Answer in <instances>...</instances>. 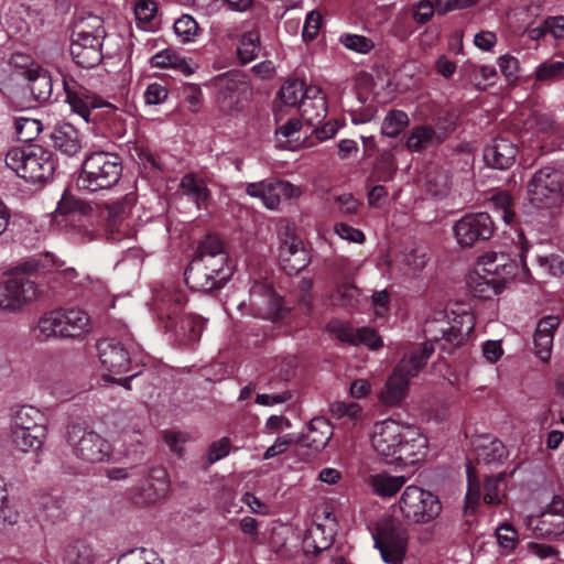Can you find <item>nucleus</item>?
Returning <instances> with one entry per match:
<instances>
[{
	"instance_id": "obj_60",
	"label": "nucleus",
	"mask_w": 564,
	"mask_h": 564,
	"mask_svg": "<svg viewBox=\"0 0 564 564\" xmlns=\"http://www.w3.org/2000/svg\"><path fill=\"white\" fill-rule=\"evenodd\" d=\"M496 536L499 545L508 552L516 549L518 543V532L508 523H503L496 530Z\"/></svg>"
},
{
	"instance_id": "obj_51",
	"label": "nucleus",
	"mask_w": 564,
	"mask_h": 564,
	"mask_svg": "<svg viewBox=\"0 0 564 564\" xmlns=\"http://www.w3.org/2000/svg\"><path fill=\"white\" fill-rule=\"evenodd\" d=\"M260 523L257 519L252 517H243L239 521L240 531L247 535L250 540V543L259 546L264 545L267 543V536L264 532H261Z\"/></svg>"
},
{
	"instance_id": "obj_38",
	"label": "nucleus",
	"mask_w": 564,
	"mask_h": 564,
	"mask_svg": "<svg viewBox=\"0 0 564 564\" xmlns=\"http://www.w3.org/2000/svg\"><path fill=\"white\" fill-rule=\"evenodd\" d=\"M29 88L34 99L43 102L50 99L53 90L50 74L41 68L31 69L28 73Z\"/></svg>"
},
{
	"instance_id": "obj_43",
	"label": "nucleus",
	"mask_w": 564,
	"mask_h": 564,
	"mask_svg": "<svg viewBox=\"0 0 564 564\" xmlns=\"http://www.w3.org/2000/svg\"><path fill=\"white\" fill-rule=\"evenodd\" d=\"M426 254L420 250H411L400 256L398 265L406 276H416L426 265Z\"/></svg>"
},
{
	"instance_id": "obj_55",
	"label": "nucleus",
	"mask_w": 564,
	"mask_h": 564,
	"mask_svg": "<svg viewBox=\"0 0 564 564\" xmlns=\"http://www.w3.org/2000/svg\"><path fill=\"white\" fill-rule=\"evenodd\" d=\"M329 411L335 419L347 417L356 421L361 416V406L356 402L335 401L329 405Z\"/></svg>"
},
{
	"instance_id": "obj_41",
	"label": "nucleus",
	"mask_w": 564,
	"mask_h": 564,
	"mask_svg": "<svg viewBox=\"0 0 564 564\" xmlns=\"http://www.w3.org/2000/svg\"><path fill=\"white\" fill-rule=\"evenodd\" d=\"M303 544L306 552L319 553L333 544V534H326L324 525L313 524L307 529Z\"/></svg>"
},
{
	"instance_id": "obj_1",
	"label": "nucleus",
	"mask_w": 564,
	"mask_h": 564,
	"mask_svg": "<svg viewBox=\"0 0 564 564\" xmlns=\"http://www.w3.org/2000/svg\"><path fill=\"white\" fill-rule=\"evenodd\" d=\"M474 327L475 316L469 312H464L452 321L443 312H438L434 318L427 319L424 334L429 341L417 352L405 355L398 362L379 393V401L386 406L399 405L406 397L410 379L419 375L434 351L433 344L451 351L471 335Z\"/></svg>"
},
{
	"instance_id": "obj_34",
	"label": "nucleus",
	"mask_w": 564,
	"mask_h": 564,
	"mask_svg": "<svg viewBox=\"0 0 564 564\" xmlns=\"http://www.w3.org/2000/svg\"><path fill=\"white\" fill-rule=\"evenodd\" d=\"M404 476H393L387 471L376 473L369 476L368 484L373 495L380 498H391L404 486Z\"/></svg>"
},
{
	"instance_id": "obj_7",
	"label": "nucleus",
	"mask_w": 564,
	"mask_h": 564,
	"mask_svg": "<svg viewBox=\"0 0 564 564\" xmlns=\"http://www.w3.org/2000/svg\"><path fill=\"white\" fill-rule=\"evenodd\" d=\"M402 518L414 524H427L442 513V502L435 494L415 485H409L398 501Z\"/></svg>"
},
{
	"instance_id": "obj_36",
	"label": "nucleus",
	"mask_w": 564,
	"mask_h": 564,
	"mask_svg": "<svg viewBox=\"0 0 564 564\" xmlns=\"http://www.w3.org/2000/svg\"><path fill=\"white\" fill-rule=\"evenodd\" d=\"M182 193L200 209L209 197V191L206 183L193 174H186L182 177L180 184Z\"/></svg>"
},
{
	"instance_id": "obj_29",
	"label": "nucleus",
	"mask_w": 564,
	"mask_h": 564,
	"mask_svg": "<svg viewBox=\"0 0 564 564\" xmlns=\"http://www.w3.org/2000/svg\"><path fill=\"white\" fill-rule=\"evenodd\" d=\"M155 303L161 317L166 316L170 322L166 328H172L173 318L176 317L186 303V295L182 290L169 285L156 292Z\"/></svg>"
},
{
	"instance_id": "obj_46",
	"label": "nucleus",
	"mask_w": 564,
	"mask_h": 564,
	"mask_svg": "<svg viewBox=\"0 0 564 564\" xmlns=\"http://www.w3.org/2000/svg\"><path fill=\"white\" fill-rule=\"evenodd\" d=\"M506 473L487 477L484 485V501L487 505H500L505 496Z\"/></svg>"
},
{
	"instance_id": "obj_18",
	"label": "nucleus",
	"mask_w": 564,
	"mask_h": 564,
	"mask_svg": "<svg viewBox=\"0 0 564 564\" xmlns=\"http://www.w3.org/2000/svg\"><path fill=\"white\" fill-rule=\"evenodd\" d=\"M64 90L66 94V102L70 109L79 115L86 122L89 121L91 109L107 108V113H113L117 117L119 108L110 102L101 100L96 95L90 94L86 88L78 86L75 82H63Z\"/></svg>"
},
{
	"instance_id": "obj_48",
	"label": "nucleus",
	"mask_w": 564,
	"mask_h": 564,
	"mask_svg": "<svg viewBox=\"0 0 564 564\" xmlns=\"http://www.w3.org/2000/svg\"><path fill=\"white\" fill-rule=\"evenodd\" d=\"M14 129L18 138L21 141L28 142L41 132L42 124L37 119L17 117L14 119Z\"/></svg>"
},
{
	"instance_id": "obj_28",
	"label": "nucleus",
	"mask_w": 564,
	"mask_h": 564,
	"mask_svg": "<svg viewBox=\"0 0 564 564\" xmlns=\"http://www.w3.org/2000/svg\"><path fill=\"white\" fill-rule=\"evenodd\" d=\"M195 258L185 271V282L194 291L210 292L224 286L225 282L216 278L215 274Z\"/></svg>"
},
{
	"instance_id": "obj_53",
	"label": "nucleus",
	"mask_w": 564,
	"mask_h": 564,
	"mask_svg": "<svg viewBox=\"0 0 564 564\" xmlns=\"http://www.w3.org/2000/svg\"><path fill=\"white\" fill-rule=\"evenodd\" d=\"M564 72V62L545 61L535 68L534 76L536 80L549 82L557 79Z\"/></svg>"
},
{
	"instance_id": "obj_21",
	"label": "nucleus",
	"mask_w": 564,
	"mask_h": 564,
	"mask_svg": "<svg viewBox=\"0 0 564 564\" xmlns=\"http://www.w3.org/2000/svg\"><path fill=\"white\" fill-rule=\"evenodd\" d=\"M217 104L225 113H235L242 110V96L247 91V85L237 76H223L217 79Z\"/></svg>"
},
{
	"instance_id": "obj_39",
	"label": "nucleus",
	"mask_w": 564,
	"mask_h": 564,
	"mask_svg": "<svg viewBox=\"0 0 564 564\" xmlns=\"http://www.w3.org/2000/svg\"><path fill=\"white\" fill-rule=\"evenodd\" d=\"M476 454L485 464H500L507 458L508 451L501 441L485 438L476 446Z\"/></svg>"
},
{
	"instance_id": "obj_9",
	"label": "nucleus",
	"mask_w": 564,
	"mask_h": 564,
	"mask_svg": "<svg viewBox=\"0 0 564 564\" xmlns=\"http://www.w3.org/2000/svg\"><path fill=\"white\" fill-rule=\"evenodd\" d=\"M67 442L74 455L85 463L108 462L112 455V446L106 438L78 424L68 427Z\"/></svg>"
},
{
	"instance_id": "obj_10",
	"label": "nucleus",
	"mask_w": 564,
	"mask_h": 564,
	"mask_svg": "<svg viewBox=\"0 0 564 564\" xmlns=\"http://www.w3.org/2000/svg\"><path fill=\"white\" fill-rule=\"evenodd\" d=\"M528 198L535 208H555L563 202L562 174L545 166L536 171L528 184Z\"/></svg>"
},
{
	"instance_id": "obj_25",
	"label": "nucleus",
	"mask_w": 564,
	"mask_h": 564,
	"mask_svg": "<svg viewBox=\"0 0 564 564\" xmlns=\"http://www.w3.org/2000/svg\"><path fill=\"white\" fill-rule=\"evenodd\" d=\"M558 327V318L555 316H545L541 318L533 334V346L535 356L542 361L547 362L551 358L554 333Z\"/></svg>"
},
{
	"instance_id": "obj_2",
	"label": "nucleus",
	"mask_w": 564,
	"mask_h": 564,
	"mask_svg": "<svg viewBox=\"0 0 564 564\" xmlns=\"http://www.w3.org/2000/svg\"><path fill=\"white\" fill-rule=\"evenodd\" d=\"M371 444L388 464L411 466L425 455L426 438L395 420H383L373 425Z\"/></svg>"
},
{
	"instance_id": "obj_11",
	"label": "nucleus",
	"mask_w": 564,
	"mask_h": 564,
	"mask_svg": "<svg viewBox=\"0 0 564 564\" xmlns=\"http://www.w3.org/2000/svg\"><path fill=\"white\" fill-rule=\"evenodd\" d=\"M91 20L93 30L82 29L78 31L69 47L74 62L83 68H93L102 58L101 46L106 32L99 18L95 17Z\"/></svg>"
},
{
	"instance_id": "obj_37",
	"label": "nucleus",
	"mask_w": 564,
	"mask_h": 564,
	"mask_svg": "<svg viewBox=\"0 0 564 564\" xmlns=\"http://www.w3.org/2000/svg\"><path fill=\"white\" fill-rule=\"evenodd\" d=\"M94 560L91 546L83 540L67 544L61 555L62 564H94Z\"/></svg>"
},
{
	"instance_id": "obj_54",
	"label": "nucleus",
	"mask_w": 564,
	"mask_h": 564,
	"mask_svg": "<svg viewBox=\"0 0 564 564\" xmlns=\"http://www.w3.org/2000/svg\"><path fill=\"white\" fill-rule=\"evenodd\" d=\"M359 290L349 284L345 283L337 286L336 291L332 294V301L334 304L350 307L358 301Z\"/></svg>"
},
{
	"instance_id": "obj_61",
	"label": "nucleus",
	"mask_w": 564,
	"mask_h": 564,
	"mask_svg": "<svg viewBox=\"0 0 564 564\" xmlns=\"http://www.w3.org/2000/svg\"><path fill=\"white\" fill-rule=\"evenodd\" d=\"M229 452L230 441L228 437H221L220 440L213 442L206 455L207 465H213L214 463L225 458Z\"/></svg>"
},
{
	"instance_id": "obj_47",
	"label": "nucleus",
	"mask_w": 564,
	"mask_h": 564,
	"mask_svg": "<svg viewBox=\"0 0 564 564\" xmlns=\"http://www.w3.org/2000/svg\"><path fill=\"white\" fill-rule=\"evenodd\" d=\"M449 186V175L446 171L434 170L427 173L425 187L431 195L442 197L447 194Z\"/></svg>"
},
{
	"instance_id": "obj_4",
	"label": "nucleus",
	"mask_w": 564,
	"mask_h": 564,
	"mask_svg": "<svg viewBox=\"0 0 564 564\" xmlns=\"http://www.w3.org/2000/svg\"><path fill=\"white\" fill-rule=\"evenodd\" d=\"M8 169L30 183L50 180L55 171L53 153L40 144L10 149L4 158Z\"/></svg>"
},
{
	"instance_id": "obj_31",
	"label": "nucleus",
	"mask_w": 564,
	"mask_h": 564,
	"mask_svg": "<svg viewBox=\"0 0 564 564\" xmlns=\"http://www.w3.org/2000/svg\"><path fill=\"white\" fill-rule=\"evenodd\" d=\"M446 132H438L433 127L421 124L414 127L406 138L405 147L411 152H421L430 147L442 143L446 138Z\"/></svg>"
},
{
	"instance_id": "obj_6",
	"label": "nucleus",
	"mask_w": 564,
	"mask_h": 564,
	"mask_svg": "<svg viewBox=\"0 0 564 564\" xmlns=\"http://www.w3.org/2000/svg\"><path fill=\"white\" fill-rule=\"evenodd\" d=\"M122 174L121 159L111 152L97 151L85 158L76 185L79 189L97 192L118 183Z\"/></svg>"
},
{
	"instance_id": "obj_20",
	"label": "nucleus",
	"mask_w": 564,
	"mask_h": 564,
	"mask_svg": "<svg viewBox=\"0 0 564 564\" xmlns=\"http://www.w3.org/2000/svg\"><path fill=\"white\" fill-rule=\"evenodd\" d=\"M99 359L111 381L113 376H120L130 371V357L123 346L115 339H104L98 343Z\"/></svg>"
},
{
	"instance_id": "obj_8",
	"label": "nucleus",
	"mask_w": 564,
	"mask_h": 564,
	"mask_svg": "<svg viewBox=\"0 0 564 564\" xmlns=\"http://www.w3.org/2000/svg\"><path fill=\"white\" fill-rule=\"evenodd\" d=\"M46 434L44 415L33 406H22L13 417L11 438L14 446L21 452L36 451Z\"/></svg>"
},
{
	"instance_id": "obj_23",
	"label": "nucleus",
	"mask_w": 564,
	"mask_h": 564,
	"mask_svg": "<svg viewBox=\"0 0 564 564\" xmlns=\"http://www.w3.org/2000/svg\"><path fill=\"white\" fill-rule=\"evenodd\" d=\"M518 149L510 140L505 138L495 139L484 150L485 163L497 170H507L514 163Z\"/></svg>"
},
{
	"instance_id": "obj_64",
	"label": "nucleus",
	"mask_w": 564,
	"mask_h": 564,
	"mask_svg": "<svg viewBox=\"0 0 564 564\" xmlns=\"http://www.w3.org/2000/svg\"><path fill=\"white\" fill-rule=\"evenodd\" d=\"M498 66L508 80L518 78L520 64L517 57L505 54L498 58Z\"/></svg>"
},
{
	"instance_id": "obj_56",
	"label": "nucleus",
	"mask_w": 564,
	"mask_h": 564,
	"mask_svg": "<svg viewBox=\"0 0 564 564\" xmlns=\"http://www.w3.org/2000/svg\"><path fill=\"white\" fill-rule=\"evenodd\" d=\"M495 210L500 213L506 224H511L514 219V213L511 209L512 198L508 192H499L491 196L490 199Z\"/></svg>"
},
{
	"instance_id": "obj_13",
	"label": "nucleus",
	"mask_w": 564,
	"mask_h": 564,
	"mask_svg": "<svg viewBox=\"0 0 564 564\" xmlns=\"http://www.w3.org/2000/svg\"><path fill=\"white\" fill-rule=\"evenodd\" d=\"M237 310L257 318L275 321L283 310L282 297L265 282H256L250 289L248 302L237 304Z\"/></svg>"
},
{
	"instance_id": "obj_40",
	"label": "nucleus",
	"mask_w": 564,
	"mask_h": 564,
	"mask_svg": "<svg viewBox=\"0 0 564 564\" xmlns=\"http://www.w3.org/2000/svg\"><path fill=\"white\" fill-rule=\"evenodd\" d=\"M173 330L180 340L186 344L195 343L200 338L203 323L199 318L187 315L173 325Z\"/></svg>"
},
{
	"instance_id": "obj_14",
	"label": "nucleus",
	"mask_w": 564,
	"mask_h": 564,
	"mask_svg": "<svg viewBox=\"0 0 564 564\" xmlns=\"http://www.w3.org/2000/svg\"><path fill=\"white\" fill-rule=\"evenodd\" d=\"M496 226L489 214L469 213L459 218L453 226L456 242L463 248H470L479 242L489 240Z\"/></svg>"
},
{
	"instance_id": "obj_27",
	"label": "nucleus",
	"mask_w": 564,
	"mask_h": 564,
	"mask_svg": "<svg viewBox=\"0 0 564 564\" xmlns=\"http://www.w3.org/2000/svg\"><path fill=\"white\" fill-rule=\"evenodd\" d=\"M280 261L285 272L296 274L310 263V256L300 239L291 238L280 246Z\"/></svg>"
},
{
	"instance_id": "obj_44",
	"label": "nucleus",
	"mask_w": 564,
	"mask_h": 564,
	"mask_svg": "<svg viewBox=\"0 0 564 564\" xmlns=\"http://www.w3.org/2000/svg\"><path fill=\"white\" fill-rule=\"evenodd\" d=\"M305 83L299 79L288 80L280 89L281 101L291 107L301 105L302 100L307 95Z\"/></svg>"
},
{
	"instance_id": "obj_5",
	"label": "nucleus",
	"mask_w": 564,
	"mask_h": 564,
	"mask_svg": "<svg viewBox=\"0 0 564 564\" xmlns=\"http://www.w3.org/2000/svg\"><path fill=\"white\" fill-rule=\"evenodd\" d=\"M36 330L42 339H83L93 330V321L80 307H62L43 315Z\"/></svg>"
},
{
	"instance_id": "obj_35",
	"label": "nucleus",
	"mask_w": 564,
	"mask_h": 564,
	"mask_svg": "<svg viewBox=\"0 0 564 564\" xmlns=\"http://www.w3.org/2000/svg\"><path fill=\"white\" fill-rule=\"evenodd\" d=\"M151 65L158 68H173L184 76H189L195 70L189 59L171 48L162 50L154 54L151 57Z\"/></svg>"
},
{
	"instance_id": "obj_63",
	"label": "nucleus",
	"mask_w": 564,
	"mask_h": 564,
	"mask_svg": "<svg viewBox=\"0 0 564 564\" xmlns=\"http://www.w3.org/2000/svg\"><path fill=\"white\" fill-rule=\"evenodd\" d=\"M322 24V15L316 11H311L307 13L303 30H302V37L304 41H313Z\"/></svg>"
},
{
	"instance_id": "obj_52",
	"label": "nucleus",
	"mask_w": 564,
	"mask_h": 564,
	"mask_svg": "<svg viewBox=\"0 0 564 564\" xmlns=\"http://www.w3.org/2000/svg\"><path fill=\"white\" fill-rule=\"evenodd\" d=\"M93 210V207L80 199H76L74 197L63 196L57 205V212L64 215H88Z\"/></svg>"
},
{
	"instance_id": "obj_32",
	"label": "nucleus",
	"mask_w": 564,
	"mask_h": 564,
	"mask_svg": "<svg viewBox=\"0 0 564 564\" xmlns=\"http://www.w3.org/2000/svg\"><path fill=\"white\" fill-rule=\"evenodd\" d=\"M333 435V426L329 421L324 417H314L307 429V433L303 436L304 446L317 453L322 451L330 441Z\"/></svg>"
},
{
	"instance_id": "obj_15",
	"label": "nucleus",
	"mask_w": 564,
	"mask_h": 564,
	"mask_svg": "<svg viewBox=\"0 0 564 564\" xmlns=\"http://www.w3.org/2000/svg\"><path fill=\"white\" fill-rule=\"evenodd\" d=\"M246 193L250 197L261 199L265 208L276 210L282 200L299 198L302 191L299 186L283 180L267 178L248 183Z\"/></svg>"
},
{
	"instance_id": "obj_16",
	"label": "nucleus",
	"mask_w": 564,
	"mask_h": 564,
	"mask_svg": "<svg viewBox=\"0 0 564 564\" xmlns=\"http://www.w3.org/2000/svg\"><path fill=\"white\" fill-rule=\"evenodd\" d=\"M196 260L202 262L216 278L227 282L234 272V265L228 258L221 240L215 236H206L197 248Z\"/></svg>"
},
{
	"instance_id": "obj_50",
	"label": "nucleus",
	"mask_w": 564,
	"mask_h": 564,
	"mask_svg": "<svg viewBox=\"0 0 564 564\" xmlns=\"http://www.w3.org/2000/svg\"><path fill=\"white\" fill-rule=\"evenodd\" d=\"M173 29L180 42L188 43L196 36L198 24L191 15L184 14L174 22Z\"/></svg>"
},
{
	"instance_id": "obj_59",
	"label": "nucleus",
	"mask_w": 564,
	"mask_h": 564,
	"mask_svg": "<svg viewBox=\"0 0 564 564\" xmlns=\"http://www.w3.org/2000/svg\"><path fill=\"white\" fill-rule=\"evenodd\" d=\"M327 330L337 339L349 345H355L356 329L338 319H333L327 324Z\"/></svg>"
},
{
	"instance_id": "obj_57",
	"label": "nucleus",
	"mask_w": 564,
	"mask_h": 564,
	"mask_svg": "<svg viewBox=\"0 0 564 564\" xmlns=\"http://www.w3.org/2000/svg\"><path fill=\"white\" fill-rule=\"evenodd\" d=\"M359 344L371 350H378L383 346V340L375 328L360 327L356 328L355 333V346Z\"/></svg>"
},
{
	"instance_id": "obj_45",
	"label": "nucleus",
	"mask_w": 564,
	"mask_h": 564,
	"mask_svg": "<svg viewBox=\"0 0 564 564\" xmlns=\"http://www.w3.org/2000/svg\"><path fill=\"white\" fill-rule=\"evenodd\" d=\"M409 116L402 110H390L381 124V132L389 138L397 137L409 126Z\"/></svg>"
},
{
	"instance_id": "obj_22",
	"label": "nucleus",
	"mask_w": 564,
	"mask_h": 564,
	"mask_svg": "<svg viewBox=\"0 0 564 564\" xmlns=\"http://www.w3.org/2000/svg\"><path fill=\"white\" fill-rule=\"evenodd\" d=\"M169 490V476L164 468L153 467L144 479L141 490L134 494L138 505H151L159 501Z\"/></svg>"
},
{
	"instance_id": "obj_12",
	"label": "nucleus",
	"mask_w": 564,
	"mask_h": 564,
	"mask_svg": "<svg viewBox=\"0 0 564 564\" xmlns=\"http://www.w3.org/2000/svg\"><path fill=\"white\" fill-rule=\"evenodd\" d=\"M375 546L387 564H403L406 549V531L395 524L392 520H383L378 523L376 532L372 534Z\"/></svg>"
},
{
	"instance_id": "obj_24",
	"label": "nucleus",
	"mask_w": 564,
	"mask_h": 564,
	"mask_svg": "<svg viewBox=\"0 0 564 564\" xmlns=\"http://www.w3.org/2000/svg\"><path fill=\"white\" fill-rule=\"evenodd\" d=\"M107 216L106 226L113 241L120 240L122 237H128L130 234L129 224L126 221L131 210V205L124 197L121 200L106 205Z\"/></svg>"
},
{
	"instance_id": "obj_19",
	"label": "nucleus",
	"mask_w": 564,
	"mask_h": 564,
	"mask_svg": "<svg viewBox=\"0 0 564 564\" xmlns=\"http://www.w3.org/2000/svg\"><path fill=\"white\" fill-rule=\"evenodd\" d=\"M36 284L26 278L9 279L0 284V308L17 311L36 299Z\"/></svg>"
},
{
	"instance_id": "obj_42",
	"label": "nucleus",
	"mask_w": 564,
	"mask_h": 564,
	"mask_svg": "<svg viewBox=\"0 0 564 564\" xmlns=\"http://www.w3.org/2000/svg\"><path fill=\"white\" fill-rule=\"evenodd\" d=\"M260 50V34L258 31L252 30L241 35L237 47V55L242 64H248L258 57Z\"/></svg>"
},
{
	"instance_id": "obj_33",
	"label": "nucleus",
	"mask_w": 564,
	"mask_h": 564,
	"mask_svg": "<svg viewBox=\"0 0 564 564\" xmlns=\"http://www.w3.org/2000/svg\"><path fill=\"white\" fill-rule=\"evenodd\" d=\"M302 122L300 119L291 118L275 131L278 144L288 150H297L300 148H311L315 143L310 139L300 142V132Z\"/></svg>"
},
{
	"instance_id": "obj_26",
	"label": "nucleus",
	"mask_w": 564,
	"mask_h": 564,
	"mask_svg": "<svg viewBox=\"0 0 564 564\" xmlns=\"http://www.w3.org/2000/svg\"><path fill=\"white\" fill-rule=\"evenodd\" d=\"M302 119L311 127L317 126L324 121L327 115L326 96L319 87L310 86L307 95L302 100L300 107Z\"/></svg>"
},
{
	"instance_id": "obj_58",
	"label": "nucleus",
	"mask_w": 564,
	"mask_h": 564,
	"mask_svg": "<svg viewBox=\"0 0 564 564\" xmlns=\"http://www.w3.org/2000/svg\"><path fill=\"white\" fill-rule=\"evenodd\" d=\"M468 487L466 491V512H474L480 501V487L470 467H467Z\"/></svg>"
},
{
	"instance_id": "obj_3",
	"label": "nucleus",
	"mask_w": 564,
	"mask_h": 564,
	"mask_svg": "<svg viewBox=\"0 0 564 564\" xmlns=\"http://www.w3.org/2000/svg\"><path fill=\"white\" fill-rule=\"evenodd\" d=\"M516 264L503 253L481 256L469 273L467 285L475 297L489 300L501 293L507 281L516 274Z\"/></svg>"
},
{
	"instance_id": "obj_30",
	"label": "nucleus",
	"mask_w": 564,
	"mask_h": 564,
	"mask_svg": "<svg viewBox=\"0 0 564 564\" xmlns=\"http://www.w3.org/2000/svg\"><path fill=\"white\" fill-rule=\"evenodd\" d=\"M53 147L67 156H74L82 150V138L70 123L56 124L51 133Z\"/></svg>"
},
{
	"instance_id": "obj_17",
	"label": "nucleus",
	"mask_w": 564,
	"mask_h": 564,
	"mask_svg": "<svg viewBox=\"0 0 564 564\" xmlns=\"http://www.w3.org/2000/svg\"><path fill=\"white\" fill-rule=\"evenodd\" d=\"M528 529L536 538L555 539L564 533V501L555 497L550 507L539 516H530Z\"/></svg>"
},
{
	"instance_id": "obj_49",
	"label": "nucleus",
	"mask_w": 564,
	"mask_h": 564,
	"mask_svg": "<svg viewBox=\"0 0 564 564\" xmlns=\"http://www.w3.org/2000/svg\"><path fill=\"white\" fill-rule=\"evenodd\" d=\"M339 42L347 50L359 54H367L375 47L371 39L359 34L344 33L340 35Z\"/></svg>"
},
{
	"instance_id": "obj_62",
	"label": "nucleus",
	"mask_w": 564,
	"mask_h": 564,
	"mask_svg": "<svg viewBox=\"0 0 564 564\" xmlns=\"http://www.w3.org/2000/svg\"><path fill=\"white\" fill-rule=\"evenodd\" d=\"M435 3L430 0H420L413 6V20L417 24H425L434 17Z\"/></svg>"
}]
</instances>
